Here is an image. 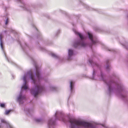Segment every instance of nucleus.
I'll return each mask as SVG.
<instances>
[{"mask_svg": "<svg viewBox=\"0 0 128 128\" xmlns=\"http://www.w3.org/2000/svg\"><path fill=\"white\" fill-rule=\"evenodd\" d=\"M71 128H78L79 126H82L86 128H94L92 124L84 121H80L74 119L69 120Z\"/></svg>", "mask_w": 128, "mask_h": 128, "instance_id": "obj_1", "label": "nucleus"}, {"mask_svg": "<svg viewBox=\"0 0 128 128\" xmlns=\"http://www.w3.org/2000/svg\"><path fill=\"white\" fill-rule=\"evenodd\" d=\"M44 89V87L40 84L36 85L35 86V89L32 90L31 92L34 97H36L39 93L42 92Z\"/></svg>", "mask_w": 128, "mask_h": 128, "instance_id": "obj_2", "label": "nucleus"}, {"mask_svg": "<svg viewBox=\"0 0 128 128\" xmlns=\"http://www.w3.org/2000/svg\"><path fill=\"white\" fill-rule=\"evenodd\" d=\"M80 45L82 47H84L86 45V44L84 42L80 43V42H78L75 43L74 44V46L75 48H76L78 45Z\"/></svg>", "mask_w": 128, "mask_h": 128, "instance_id": "obj_3", "label": "nucleus"}, {"mask_svg": "<svg viewBox=\"0 0 128 128\" xmlns=\"http://www.w3.org/2000/svg\"><path fill=\"white\" fill-rule=\"evenodd\" d=\"M26 76H24L23 79L24 82V84L22 87V88L25 90L27 89L28 88V86L26 84Z\"/></svg>", "mask_w": 128, "mask_h": 128, "instance_id": "obj_4", "label": "nucleus"}, {"mask_svg": "<svg viewBox=\"0 0 128 128\" xmlns=\"http://www.w3.org/2000/svg\"><path fill=\"white\" fill-rule=\"evenodd\" d=\"M88 35L89 38L91 40L92 43L93 44H94L96 42L93 40L92 35L89 32L88 33Z\"/></svg>", "mask_w": 128, "mask_h": 128, "instance_id": "obj_5", "label": "nucleus"}, {"mask_svg": "<svg viewBox=\"0 0 128 128\" xmlns=\"http://www.w3.org/2000/svg\"><path fill=\"white\" fill-rule=\"evenodd\" d=\"M25 98V96H22L21 95H20L18 98V100L19 102H20L22 100Z\"/></svg>", "mask_w": 128, "mask_h": 128, "instance_id": "obj_6", "label": "nucleus"}, {"mask_svg": "<svg viewBox=\"0 0 128 128\" xmlns=\"http://www.w3.org/2000/svg\"><path fill=\"white\" fill-rule=\"evenodd\" d=\"M3 38V36L2 34H0V45L2 50L3 49V44L2 39Z\"/></svg>", "mask_w": 128, "mask_h": 128, "instance_id": "obj_7", "label": "nucleus"}, {"mask_svg": "<svg viewBox=\"0 0 128 128\" xmlns=\"http://www.w3.org/2000/svg\"><path fill=\"white\" fill-rule=\"evenodd\" d=\"M36 75L37 76L38 78V80L40 79V74L38 71V68L37 66H36Z\"/></svg>", "mask_w": 128, "mask_h": 128, "instance_id": "obj_8", "label": "nucleus"}, {"mask_svg": "<svg viewBox=\"0 0 128 128\" xmlns=\"http://www.w3.org/2000/svg\"><path fill=\"white\" fill-rule=\"evenodd\" d=\"M77 34L79 36L80 39L82 40L84 39V37L79 32H77Z\"/></svg>", "mask_w": 128, "mask_h": 128, "instance_id": "obj_9", "label": "nucleus"}, {"mask_svg": "<svg viewBox=\"0 0 128 128\" xmlns=\"http://www.w3.org/2000/svg\"><path fill=\"white\" fill-rule=\"evenodd\" d=\"M31 79L33 81V82L34 84L35 83V80L34 78V76L32 74L30 76Z\"/></svg>", "mask_w": 128, "mask_h": 128, "instance_id": "obj_10", "label": "nucleus"}, {"mask_svg": "<svg viewBox=\"0 0 128 128\" xmlns=\"http://www.w3.org/2000/svg\"><path fill=\"white\" fill-rule=\"evenodd\" d=\"M68 54L69 56H71L73 54V51L71 50H68Z\"/></svg>", "mask_w": 128, "mask_h": 128, "instance_id": "obj_11", "label": "nucleus"}, {"mask_svg": "<svg viewBox=\"0 0 128 128\" xmlns=\"http://www.w3.org/2000/svg\"><path fill=\"white\" fill-rule=\"evenodd\" d=\"M70 89L72 90L73 88V83L72 81H70Z\"/></svg>", "mask_w": 128, "mask_h": 128, "instance_id": "obj_12", "label": "nucleus"}, {"mask_svg": "<svg viewBox=\"0 0 128 128\" xmlns=\"http://www.w3.org/2000/svg\"><path fill=\"white\" fill-rule=\"evenodd\" d=\"M11 111V110H6L5 111V114L6 115H8Z\"/></svg>", "mask_w": 128, "mask_h": 128, "instance_id": "obj_13", "label": "nucleus"}, {"mask_svg": "<svg viewBox=\"0 0 128 128\" xmlns=\"http://www.w3.org/2000/svg\"><path fill=\"white\" fill-rule=\"evenodd\" d=\"M1 122H2L5 123L6 124H8V123L6 121H5L4 120V119H2L1 120Z\"/></svg>", "mask_w": 128, "mask_h": 128, "instance_id": "obj_14", "label": "nucleus"}, {"mask_svg": "<svg viewBox=\"0 0 128 128\" xmlns=\"http://www.w3.org/2000/svg\"><path fill=\"white\" fill-rule=\"evenodd\" d=\"M0 106L1 107L4 108L5 106V104L3 103L1 104H0Z\"/></svg>", "mask_w": 128, "mask_h": 128, "instance_id": "obj_15", "label": "nucleus"}, {"mask_svg": "<svg viewBox=\"0 0 128 128\" xmlns=\"http://www.w3.org/2000/svg\"><path fill=\"white\" fill-rule=\"evenodd\" d=\"M51 55L52 56L54 57H56V55L53 53Z\"/></svg>", "mask_w": 128, "mask_h": 128, "instance_id": "obj_16", "label": "nucleus"}, {"mask_svg": "<svg viewBox=\"0 0 128 128\" xmlns=\"http://www.w3.org/2000/svg\"><path fill=\"white\" fill-rule=\"evenodd\" d=\"M8 20L7 19L6 20V24H8Z\"/></svg>", "mask_w": 128, "mask_h": 128, "instance_id": "obj_17", "label": "nucleus"}, {"mask_svg": "<svg viewBox=\"0 0 128 128\" xmlns=\"http://www.w3.org/2000/svg\"><path fill=\"white\" fill-rule=\"evenodd\" d=\"M36 121L38 122H40V119H37L36 120Z\"/></svg>", "mask_w": 128, "mask_h": 128, "instance_id": "obj_18", "label": "nucleus"}, {"mask_svg": "<svg viewBox=\"0 0 128 128\" xmlns=\"http://www.w3.org/2000/svg\"><path fill=\"white\" fill-rule=\"evenodd\" d=\"M102 126H104L105 128H106V127L105 126V125H104V124H102Z\"/></svg>", "mask_w": 128, "mask_h": 128, "instance_id": "obj_19", "label": "nucleus"}]
</instances>
